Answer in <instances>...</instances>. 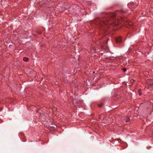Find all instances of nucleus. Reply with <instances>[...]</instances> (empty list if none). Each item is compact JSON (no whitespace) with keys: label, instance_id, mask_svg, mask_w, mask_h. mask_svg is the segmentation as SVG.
I'll return each mask as SVG.
<instances>
[{"label":"nucleus","instance_id":"9d476101","mask_svg":"<svg viewBox=\"0 0 153 153\" xmlns=\"http://www.w3.org/2000/svg\"><path fill=\"white\" fill-rule=\"evenodd\" d=\"M94 72H94V71H93V73H94Z\"/></svg>","mask_w":153,"mask_h":153},{"label":"nucleus","instance_id":"423d86ee","mask_svg":"<svg viewBox=\"0 0 153 153\" xmlns=\"http://www.w3.org/2000/svg\"><path fill=\"white\" fill-rule=\"evenodd\" d=\"M23 60L24 61L27 62L29 61V59L27 57H24L23 58Z\"/></svg>","mask_w":153,"mask_h":153},{"label":"nucleus","instance_id":"1a4fd4ad","mask_svg":"<svg viewBox=\"0 0 153 153\" xmlns=\"http://www.w3.org/2000/svg\"><path fill=\"white\" fill-rule=\"evenodd\" d=\"M123 70L125 72L126 71V68H123Z\"/></svg>","mask_w":153,"mask_h":153},{"label":"nucleus","instance_id":"f257e3e1","mask_svg":"<svg viewBox=\"0 0 153 153\" xmlns=\"http://www.w3.org/2000/svg\"><path fill=\"white\" fill-rule=\"evenodd\" d=\"M122 14L123 12L121 11H116L114 13L106 14L105 17L99 25L100 29L107 32L108 29L106 30V26L108 27L110 25L113 26L116 25L118 22L121 23V21L123 20L122 16H123Z\"/></svg>","mask_w":153,"mask_h":153},{"label":"nucleus","instance_id":"20e7f679","mask_svg":"<svg viewBox=\"0 0 153 153\" xmlns=\"http://www.w3.org/2000/svg\"><path fill=\"white\" fill-rule=\"evenodd\" d=\"M116 42L117 43H120L121 42L122 39L121 36H119L117 37L115 39Z\"/></svg>","mask_w":153,"mask_h":153},{"label":"nucleus","instance_id":"9b49d317","mask_svg":"<svg viewBox=\"0 0 153 153\" xmlns=\"http://www.w3.org/2000/svg\"><path fill=\"white\" fill-rule=\"evenodd\" d=\"M152 132H153V131Z\"/></svg>","mask_w":153,"mask_h":153},{"label":"nucleus","instance_id":"6e6552de","mask_svg":"<svg viewBox=\"0 0 153 153\" xmlns=\"http://www.w3.org/2000/svg\"><path fill=\"white\" fill-rule=\"evenodd\" d=\"M102 104H101L99 105L98 106L99 107H100L102 106Z\"/></svg>","mask_w":153,"mask_h":153},{"label":"nucleus","instance_id":"0eeeda50","mask_svg":"<svg viewBox=\"0 0 153 153\" xmlns=\"http://www.w3.org/2000/svg\"><path fill=\"white\" fill-rule=\"evenodd\" d=\"M138 93L140 95H141V94H141V89H139L138 90Z\"/></svg>","mask_w":153,"mask_h":153},{"label":"nucleus","instance_id":"39448f33","mask_svg":"<svg viewBox=\"0 0 153 153\" xmlns=\"http://www.w3.org/2000/svg\"><path fill=\"white\" fill-rule=\"evenodd\" d=\"M130 120L129 118L128 117H126L124 120V121L126 123H127Z\"/></svg>","mask_w":153,"mask_h":153},{"label":"nucleus","instance_id":"f03ea898","mask_svg":"<svg viewBox=\"0 0 153 153\" xmlns=\"http://www.w3.org/2000/svg\"><path fill=\"white\" fill-rule=\"evenodd\" d=\"M138 4V3H128V7L131 10H133V9L135 8Z\"/></svg>","mask_w":153,"mask_h":153},{"label":"nucleus","instance_id":"7ed1b4c3","mask_svg":"<svg viewBox=\"0 0 153 153\" xmlns=\"http://www.w3.org/2000/svg\"><path fill=\"white\" fill-rule=\"evenodd\" d=\"M153 86V82H148L146 85V88L148 89H149L151 90H152V86Z\"/></svg>","mask_w":153,"mask_h":153}]
</instances>
